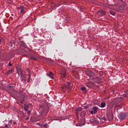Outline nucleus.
<instances>
[{"mask_svg":"<svg viewBox=\"0 0 128 128\" xmlns=\"http://www.w3.org/2000/svg\"><path fill=\"white\" fill-rule=\"evenodd\" d=\"M70 82H68L67 83V85H64L62 88V90L64 92H66V90H68L70 88H72V86H70Z\"/></svg>","mask_w":128,"mask_h":128,"instance_id":"1","label":"nucleus"},{"mask_svg":"<svg viewBox=\"0 0 128 128\" xmlns=\"http://www.w3.org/2000/svg\"><path fill=\"white\" fill-rule=\"evenodd\" d=\"M86 74H87L86 78L88 80H90V78H92V76H94V72L90 70L87 72Z\"/></svg>","mask_w":128,"mask_h":128,"instance_id":"2","label":"nucleus"},{"mask_svg":"<svg viewBox=\"0 0 128 128\" xmlns=\"http://www.w3.org/2000/svg\"><path fill=\"white\" fill-rule=\"evenodd\" d=\"M18 12H20V14H26V7H24L22 6L18 8Z\"/></svg>","mask_w":128,"mask_h":128,"instance_id":"3","label":"nucleus"},{"mask_svg":"<svg viewBox=\"0 0 128 128\" xmlns=\"http://www.w3.org/2000/svg\"><path fill=\"white\" fill-rule=\"evenodd\" d=\"M60 75L62 78H64L66 76V68L62 69V70L60 72Z\"/></svg>","mask_w":128,"mask_h":128,"instance_id":"4","label":"nucleus"},{"mask_svg":"<svg viewBox=\"0 0 128 128\" xmlns=\"http://www.w3.org/2000/svg\"><path fill=\"white\" fill-rule=\"evenodd\" d=\"M126 114L124 113L121 114L119 116V118H120V120H126Z\"/></svg>","mask_w":128,"mask_h":128,"instance_id":"5","label":"nucleus"},{"mask_svg":"<svg viewBox=\"0 0 128 128\" xmlns=\"http://www.w3.org/2000/svg\"><path fill=\"white\" fill-rule=\"evenodd\" d=\"M47 76H48V78H50L52 80H54V74L52 73V72H50L49 73L46 74Z\"/></svg>","mask_w":128,"mask_h":128,"instance_id":"6","label":"nucleus"},{"mask_svg":"<svg viewBox=\"0 0 128 128\" xmlns=\"http://www.w3.org/2000/svg\"><path fill=\"white\" fill-rule=\"evenodd\" d=\"M97 14L99 16H104L106 14V12L102 10H100L97 12Z\"/></svg>","mask_w":128,"mask_h":128,"instance_id":"7","label":"nucleus"},{"mask_svg":"<svg viewBox=\"0 0 128 128\" xmlns=\"http://www.w3.org/2000/svg\"><path fill=\"white\" fill-rule=\"evenodd\" d=\"M82 107H79L76 109V114H79L80 112H82Z\"/></svg>","mask_w":128,"mask_h":128,"instance_id":"8","label":"nucleus"},{"mask_svg":"<svg viewBox=\"0 0 128 128\" xmlns=\"http://www.w3.org/2000/svg\"><path fill=\"white\" fill-rule=\"evenodd\" d=\"M31 58L32 60H34L36 62V60H38V56H36V55H32L31 56Z\"/></svg>","mask_w":128,"mask_h":128,"instance_id":"9","label":"nucleus"},{"mask_svg":"<svg viewBox=\"0 0 128 128\" xmlns=\"http://www.w3.org/2000/svg\"><path fill=\"white\" fill-rule=\"evenodd\" d=\"M87 86L88 88H92V86H94V83L92 82H88V84H87Z\"/></svg>","mask_w":128,"mask_h":128,"instance_id":"10","label":"nucleus"},{"mask_svg":"<svg viewBox=\"0 0 128 128\" xmlns=\"http://www.w3.org/2000/svg\"><path fill=\"white\" fill-rule=\"evenodd\" d=\"M92 111L94 112V114H96V112H98V108L94 107L92 109Z\"/></svg>","mask_w":128,"mask_h":128,"instance_id":"11","label":"nucleus"},{"mask_svg":"<svg viewBox=\"0 0 128 128\" xmlns=\"http://www.w3.org/2000/svg\"><path fill=\"white\" fill-rule=\"evenodd\" d=\"M80 116L84 118L86 116V112L84 111H82L80 114Z\"/></svg>","mask_w":128,"mask_h":128,"instance_id":"12","label":"nucleus"},{"mask_svg":"<svg viewBox=\"0 0 128 128\" xmlns=\"http://www.w3.org/2000/svg\"><path fill=\"white\" fill-rule=\"evenodd\" d=\"M20 46H23V48H26V44H24V42H20Z\"/></svg>","mask_w":128,"mask_h":128,"instance_id":"13","label":"nucleus"},{"mask_svg":"<svg viewBox=\"0 0 128 128\" xmlns=\"http://www.w3.org/2000/svg\"><path fill=\"white\" fill-rule=\"evenodd\" d=\"M24 110L26 112H28V105H26L25 106H24Z\"/></svg>","mask_w":128,"mask_h":128,"instance_id":"14","label":"nucleus"},{"mask_svg":"<svg viewBox=\"0 0 128 128\" xmlns=\"http://www.w3.org/2000/svg\"><path fill=\"white\" fill-rule=\"evenodd\" d=\"M124 98L122 97H119L118 98V102H124Z\"/></svg>","mask_w":128,"mask_h":128,"instance_id":"15","label":"nucleus"},{"mask_svg":"<svg viewBox=\"0 0 128 128\" xmlns=\"http://www.w3.org/2000/svg\"><path fill=\"white\" fill-rule=\"evenodd\" d=\"M12 72H14V69H12V70H9L7 74H12Z\"/></svg>","mask_w":128,"mask_h":128,"instance_id":"16","label":"nucleus"},{"mask_svg":"<svg viewBox=\"0 0 128 128\" xmlns=\"http://www.w3.org/2000/svg\"><path fill=\"white\" fill-rule=\"evenodd\" d=\"M81 90H82L84 92H86V88L85 87H82L80 88Z\"/></svg>","mask_w":128,"mask_h":128,"instance_id":"17","label":"nucleus"},{"mask_svg":"<svg viewBox=\"0 0 128 128\" xmlns=\"http://www.w3.org/2000/svg\"><path fill=\"white\" fill-rule=\"evenodd\" d=\"M106 106V102H102L101 103V108H104Z\"/></svg>","mask_w":128,"mask_h":128,"instance_id":"18","label":"nucleus"},{"mask_svg":"<svg viewBox=\"0 0 128 128\" xmlns=\"http://www.w3.org/2000/svg\"><path fill=\"white\" fill-rule=\"evenodd\" d=\"M110 14H112V16H115L116 15V13L114 12L112 10H110Z\"/></svg>","mask_w":128,"mask_h":128,"instance_id":"19","label":"nucleus"},{"mask_svg":"<svg viewBox=\"0 0 128 128\" xmlns=\"http://www.w3.org/2000/svg\"><path fill=\"white\" fill-rule=\"evenodd\" d=\"M81 122L82 124V125L84 126V124H86V121H84V119H82L81 120Z\"/></svg>","mask_w":128,"mask_h":128,"instance_id":"20","label":"nucleus"},{"mask_svg":"<svg viewBox=\"0 0 128 128\" xmlns=\"http://www.w3.org/2000/svg\"><path fill=\"white\" fill-rule=\"evenodd\" d=\"M12 120H10L8 121V125L12 126Z\"/></svg>","mask_w":128,"mask_h":128,"instance_id":"21","label":"nucleus"},{"mask_svg":"<svg viewBox=\"0 0 128 128\" xmlns=\"http://www.w3.org/2000/svg\"><path fill=\"white\" fill-rule=\"evenodd\" d=\"M20 94H22L23 96H24V91L22 90H20Z\"/></svg>","mask_w":128,"mask_h":128,"instance_id":"22","label":"nucleus"},{"mask_svg":"<svg viewBox=\"0 0 128 128\" xmlns=\"http://www.w3.org/2000/svg\"><path fill=\"white\" fill-rule=\"evenodd\" d=\"M116 108H120V104H116Z\"/></svg>","mask_w":128,"mask_h":128,"instance_id":"23","label":"nucleus"},{"mask_svg":"<svg viewBox=\"0 0 128 128\" xmlns=\"http://www.w3.org/2000/svg\"><path fill=\"white\" fill-rule=\"evenodd\" d=\"M12 63L10 62H9V64H8V66H12Z\"/></svg>","mask_w":128,"mask_h":128,"instance_id":"24","label":"nucleus"},{"mask_svg":"<svg viewBox=\"0 0 128 128\" xmlns=\"http://www.w3.org/2000/svg\"><path fill=\"white\" fill-rule=\"evenodd\" d=\"M90 113L91 114H94V111H90Z\"/></svg>","mask_w":128,"mask_h":128,"instance_id":"25","label":"nucleus"},{"mask_svg":"<svg viewBox=\"0 0 128 128\" xmlns=\"http://www.w3.org/2000/svg\"><path fill=\"white\" fill-rule=\"evenodd\" d=\"M20 102L21 104H23L24 103V100H20Z\"/></svg>","mask_w":128,"mask_h":128,"instance_id":"26","label":"nucleus"},{"mask_svg":"<svg viewBox=\"0 0 128 128\" xmlns=\"http://www.w3.org/2000/svg\"><path fill=\"white\" fill-rule=\"evenodd\" d=\"M46 126H48L47 124H44V128H46Z\"/></svg>","mask_w":128,"mask_h":128,"instance_id":"27","label":"nucleus"},{"mask_svg":"<svg viewBox=\"0 0 128 128\" xmlns=\"http://www.w3.org/2000/svg\"><path fill=\"white\" fill-rule=\"evenodd\" d=\"M76 116L77 118H78V114H76Z\"/></svg>","mask_w":128,"mask_h":128,"instance_id":"28","label":"nucleus"},{"mask_svg":"<svg viewBox=\"0 0 128 128\" xmlns=\"http://www.w3.org/2000/svg\"><path fill=\"white\" fill-rule=\"evenodd\" d=\"M38 126H40V123H37Z\"/></svg>","mask_w":128,"mask_h":128,"instance_id":"29","label":"nucleus"},{"mask_svg":"<svg viewBox=\"0 0 128 128\" xmlns=\"http://www.w3.org/2000/svg\"><path fill=\"white\" fill-rule=\"evenodd\" d=\"M17 124L16 122H14V124Z\"/></svg>","mask_w":128,"mask_h":128,"instance_id":"30","label":"nucleus"},{"mask_svg":"<svg viewBox=\"0 0 128 128\" xmlns=\"http://www.w3.org/2000/svg\"><path fill=\"white\" fill-rule=\"evenodd\" d=\"M5 127H6V128H8V124H6V125H5Z\"/></svg>","mask_w":128,"mask_h":128,"instance_id":"31","label":"nucleus"},{"mask_svg":"<svg viewBox=\"0 0 128 128\" xmlns=\"http://www.w3.org/2000/svg\"><path fill=\"white\" fill-rule=\"evenodd\" d=\"M40 0H36V2H40Z\"/></svg>","mask_w":128,"mask_h":128,"instance_id":"32","label":"nucleus"},{"mask_svg":"<svg viewBox=\"0 0 128 128\" xmlns=\"http://www.w3.org/2000/svg\"><path fill=\"white\" fill-rule=\"evenodd\" d=\"M13 86H10L9 88H12Z\"/></svg>","mask_w":128,"mask_h":128,"instance_id":"33","label":"nucleus"},{"mask_svg":"<svg viewBox=\"0 0 128 128\" xmlns=\"http://www.w3.org/2000/svg\"><path fill=\"white\" fill-rule=\"evenodd\" d=\"M85 108H88V106L84 107Z\"/></svg>","mask_w":128,"mask_h":128,"instance_id":"34","label":"nucleus"},{"mask_svg":"<svg viewBox=\"0 0 128 128\" xmlns=\"http://www.w3.org/2000/svg\"><path fill=\"white\" fill-rule=\"evenodd\" d=\"M0 42H2V40H0Z\"/></svg>","mask_w":128,"mask_h":128,"instance_id":"35","label":"nucleus"},{"mask_svg":"<svg viewBox=\"0 0 128 128\" xmlns=\"http://www.w3.org/2000/svg\"><path fill=\"white\" fill-rule=\"evenodd\" d=\"M122 10H124V7L122 8Z\"/></svg>","mask_w":128,"mask_h":128,"instance_id":"36","label":"nucleus"},{"mask_svg":"<svg viewBox=\"0 0 128 128\" xmlns=\"http://www.w3.org/2000/svg\"><path fill=\"white\" fill-rule=\"evenodd\" d=\"M28 114H30V111H28Z\"/></svg>","mask_w":128,"mask_h":128,"instance_id":"37","label":"nucleus"},{"mask_svg":"<svg viewBox=\"0 0 128 128\" xmlns=\"http://www.w3.org/2000/svg\"><path fill=\"white\" fill-rule=\"evenodd\" d=\"M120 12H122V10H120Z\"/></svg>","mask_w":128,"mask_h":128,"instance_id":"38","label":"nucleus"}]
</instances>
